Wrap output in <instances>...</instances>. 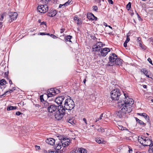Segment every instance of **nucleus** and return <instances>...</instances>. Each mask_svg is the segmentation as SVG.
<instances>
[{"label":"nucleus","instance_id":"nucleus-1","mask_svg":"<svg viewBox=\"0 0 153 153\" xmlns=\"http://www.w3.org/2000/svg\"><path fill=\"white\" fill-rule=\"evenodd\" d=\"M124 95L125 96L124 100L123 101L120 100L118 102V106L120 108H122V111L126 114L128 113L132 110V105L133 104L134 101L132 99L128 97L127 94L124 93Z\"/></svg>","mask_w":153,"mask_h":153},{"label":"nucleus","instance_id":"nucleus-2","mask_svg":"<svg viewBox=\"0 0 153 153\" xmlns=\"http://www.w3.org/2000/svg\"><path fill=\"white\" fill-rule=\"evenodd\" d=\"M138 141L144 146H149V147L153 142L149 137L142 135L138 137Z\"/></svg>","mask_w":153,"mask_h":153},{"label":"nucleus","instance_id":"nucleus-3","mask_svg":"<svg viewBox=\"0 0 153 153\" xmlns=\"http://www.w3.org/2000/svg\"><path fill=\"white\" fill-rule=\"evenodd\" d=\"M64 107L66 110H71L73 109L75 106L73 100L71 98H68L65 100L64 104Z\"/></svg>","mask_w":153,"mask_h":153},{"label":"nucleus","instance_id":"nucleus-4","mask_svg":"<svg viewBox=\"0 0 153 153\" xmlns=\"http://www.w3.org/2000/svg\"><path fill=\"white\" fill-rule=\"evenodd\" d=\"M120 90L118 89H114L111 92V97L112 100H118L120 96L121 93Z\"/></svg>","mask_w":153,"mask_h":153},{"label":"nucleus","instance_id":"nucleus-5","mask_svg":"<svg viewBox=\"0 0 153 153\" xmlns=\"http://www.w3.org/2000/svg\"><path fill=\"white\" fill-rule=\"evenodd\" d=\"M117 58V56L114 53L111 54L109 57V61L107 64L108 66H112Z\"/></svg>","mask_w":153,"mask_h":153},{"label":"nucleus","instance_id":"nucleus-6","mask_svg":"<svg viewBox=\"0 0 153 153\" xmlns=\"http://www.w3.org/2000/svg\"><path fill=\"white\" fill-rule=\"evenodd\" d=\"M37 9L39 12L44 13L48 11V7L46 4L40 5L38 6Z\"/></svg>","mask_w":153,"mask_h":153},{"label":"nucleus","instance_id":"nucleus-7","mask_svg":"<svg viewBox=\"0 0 153 153\" xmlns=\"http://www.w3.org/2000/svg\"><path fill=\"white\" fill-rule=\"evenodd\" d=\"M104 45L101 42H97L95 45L93 47V49L95 52H98L101 50L102 48L103 47Z\"/></svg>","mask_w":153,"mask_h":153},{"label":"nucleus","instance_id":"nucleus-8","mask_svg":"<svg viewBox=\"0 0 153 153\" xmlns=\"http://www.w3.org/2000/svg\"><path fill=\"white\" fill-rule=\"evenodd\" d=\"M18 14L16 12H11L9 14V18L10 19V20H9L10 22H12L13 20L16 19Z\"/></svg>","mask_w":153,"mask_h":153},{"label":"nucleus","instance_id":"nucleus-9","mask_svg":"<svg viewBox=\"0 0 153 153\" xmlns=\"http://www.w3.org/2000/svg\"><path fill=\"white\" fill-rule=\"evenodd\" d=\"M57 109L58 110V111L59 113H60L61 114H62L63 115H65V114L66 113H67L68 114L66 111L68 110H66L65 108L64 107V105L63 106L62 105H59L57 106Z\"/></svg>","mask_w":153,"mask_h":153},{"label":"nucleus","instance_id":"nucleus-10","mask_svg":"<svg viewBox=\"0 0 153 153\" xmlns=\"http://www.w3.org/2000/svg\"><path fill=\"white\" fill-rule=\"evenodd\" d=\"M110 51L109 48H105L101 49L100 53L98 54L99 55L102 56H105L108 54V52Z\"/></svg>","mask_w":153,"mask_h":153},{"label":"nucleus","instance_id":"nucleus-11","mask_svg":"<svg viewBox=\"0 0 153 153\" xmlns=\"http://www.w3.org/2000/svg\"><path fill=\"white\" fill-rule=\"evenodd\" d=\"M126 114L123 111H122V109H121L120 110L116 112L117 117L120 118H123L125 117Z\"/></svg>","mask_w":153,"mask_h":153},{"label":"nucleus","instance_id":"nucleus-12","mask_svg":"<svg viewBox=\"0 0 153 153\" xmlns=\"http://www.w3.org/2000/svg\"><path fill=\"white\" fill-rule=\"evenodd\" d=\"M64 98L63 96H59L55 99V101L58 105L62 104Z\"/></svg>","mask_w":153,"mask_h":153},{"label":"nucleus","instance_id":"nucleus-13","mask_svg":"<svg viewBox=\"0 0 153 153\" xmlns=\"http://www.w3.org/2000/svg\"><path fill=\"white\" fill-rule=\"evenodd\" d=\"M57 106L54 104H51L49 107H48V111L49 112L53 113L57 109Z\"/></svg>","mask_w":153,"mask_h":153},{"label":"nucleus","instance_id":"nucleus-14","mask_svg":"<svg viewBox=\"0 0 153 153\" xmlns=\"http://www.w3.org/2000/svg\"><path fill=\"white\" fill-rule=\"evenodd\" d=\"M137 114L143 117L147 120V122L150 124V120L149 119V117L147 114L145 113H137Z\"/></svg>","mask_w":153,"mask_h":153},{"label":"nucleus","instance_id":"nucleus-15","mask_svg":"<svg viewBox=\"0 0 153 153\" xmlns=\"http://www.w3.org/2000/svg\"><path fill=\"white\" fill-rule=\"evenodd\" d=\"M54 116L56 119L58 120H59L62 119L64 116V115H62V114H61L57 112L55 114Z\"/></svg>","mask_w":153,"mask_h":153},{"label":"nucleus","instance_id":"nucleus-16","mask_svg":"<svg viewBox=\"0 0 153 153\" xmlns=\"http://www.w3.org/2000/svg\"><path fill=\"white\" fill-rule=\"evenodd\" d=\"M87 17L89 19L92 20H96L97 19V17H95L92 13H88Z\"/></svg>","mask_w":153,"mask_h":153},{"label":"nucleus","instance_id":"nucleus-17","mask_svg":"<svg viewBox=\"0 0 153 153\" xmlns=\"http://www.w3.org/2000/svg\"><path fill=\"white\" fill-rule=\"evenodd\" d=\"M55 141V140L52 138H48L46 140V143L51 145H54Z\"/></svg>","mask_w":153,"mask_h":153},{"label":"nucleus","instance_id":"nucleus-18","mask_svg":"<svg viewBox=\"0 0 153 153\" xmlns=\"http://www.w3.org/2000/svg\"><path fill=\"white\" fill-rule=\"evenodd\" d=\"M57 14L56 10H51L48 13V16H49L53 17L55 16Z\"/></svg>","mask_w":153,"mask_h":153},{"label":"nucleus","instance_id":"nucleus-19","mask_svg":"<svg viewBox=\"0 0 153 153\" xmlns=\"http://www.w3.org/2000/svg\"><path fill=\"white\" fill-rule=\"evenodd\" d=\"M55 149L57 150H59L61 149V148L63 147L62 143H61L60 141L58 143H56L55 145Z\"/></svg>","mask_w":153,"mask_h":153},{"label":"nucleus","instance_id":"nucleus-20","mask_svg":"<svg viewBox=\"0 0 153 153\" xmlns=\"http://www.w3.org/2000/svg\"><path fill=\"white\" fill-rule=\"evenodd\" d=\"M122 62L123 60L121 59L117 58L114 62L115 63H114V65L116 64L117 65H121L122 63Z\"/></svg>","mask_w":153,"mask_h":153},{"label":"nucleus","instance_id":"nucleus-21","mask_svg":"<svg viewBox=\"0 0 153 153\" xmlns=\"http://www.w3.org/2000/svg\"><path fill=\"white\" fill-rule=\"evenodd\" d=\"M76 152L77 153H86L87 151L84 148H79L77 150Z\"/></svg>","mask_w":153,"mask_h":153},{"label":"nucleus","instance_id":"nucleus-22","mask_svg":"<svg viewBox=\"0 0 153 153\" xmlns=\"http://www.w3.org/2000/svg\"><path fill=\"white\" fill-rule=\"evenodd\" d=\"M70 140L69 139L64 137H63L62 139H61V141H60L61 143H62V145L63 144V143L65 142L70 143Z\"/></svg>","mask_w":153,"mask_h":153},{"label":"nucleus","instance_id":"nucleus-23","mask_svg":"<svg viewBox=\"0 0 153 153\" xmlns=\"http://www.w3.org/2000/svg\"><path fill=\"white\" fill-rule=\"evenodd\" d=\"M141 71V72L143 73L147 77H149V75L147 74L148 72L147 70H146V69L143 68L142 69Z\"/></svg>","mask_w":153,"mask_h":153},{"label":"nucleus","instance_id":"nucleus-24","mask_svg":"<svg viewBox=\"0 0 153 153\" xmlns=\"http://www.w3.org/2000/svg\"><path fill=\"white\" fill-rule=\"evenodd\" d=\"M43 104L44 108H48V107H49V106H50V105H51L49 103L46 101H44Z\"/></svg>","mask_w":153,"mask_h":153},{"label":"nucleus","instance_id":"nucleus-25","mask_svg":"<svg viewBox=\"0 0 153 153\" xmlns=\"http://www.w3.org/2000/svg\"><path fill=\"white\" fill-rule=\"evenodd\" d=\"M17 107L16 106H8L7 108V111H10L11 110H15L16 109Z\"/></svg>","mask_w":153,"mask_h":153},{"label":"nucleus","instance_id":"nucleus-26","mask_svg":"<svg viewBox=\"0 0 153 153\" xmlns=\"http://www.w3.org/2000/svg\"><path fill=\"white\" fill-rule=\"evenodd\" d=\"M51 91L50 90H49L47 91V95L48 98H49V97H51L54 96L53 94L51 93Z\"/></svg>","mask_w":153,"mask_h":153},{"label":"nucleus","instance_id":"nucleus-27","mask_svg":"<svg viewBox=\"0 0 153 153\" xmlns=\"http://www.w3.org/2000/svg\"><path fill=\"white\" fill-rule=\"evenodd\" d=\"M136 121L140 125H144V123L142 120H140L137 117H135Z\"/></svg>","mask_w":153,"mask_h":153},{"label":"nucleus","instance_id":"nucleus-28","mask_svg":"<svg viewBox=\"0 0 153 153\" xmlns=\"http://www.w3.org/2000/svg\"><path fill=\"white\" fill-rule=\"evenodd\" d=\"M149 151L151 153H153V142H152V143L150 146Z\"/></svg>","mask_w":153,"mask_h":153},{"label":"nucleus","instance_id":"nucleus-29","mask_svg":"<svg viewBox=\"0 0 153 153\" xmlns=\"http://www.w3.org/2000/svg\"><path fill=\"white\" fill-rule=\"evenodd\" d=\"M6 81L4 79H2L0 81V85H2L6 84Z\"/></svg>","mask_w":153,"mask_h":153},{"label":"nucleus","instance_id":"nucleus-30","mask_svg":"<svg viewBox=\"0 0 153 153\" xmlns=\"http://www.w3.org/2000/svg\"><path fill=\"white\" fill-rule=\"evenodd\" d=\"M13 90H10L9 91H6L3 94L1 95L0 96V97L1 98L2 96H4V95L8 93H11L13 91Z\"/></svg>","mask_w":153,"mask_h":153},{"label":"nucleus","instance_id":"nucleus-31","mask_svg":"<svg viewBox=\"0 0 153 153\" xmlns=\"http://www.w3.org/2000/svg\"><path fill=\"white\" fill-rule=\"evenodd\" d=\"M103 114H101L100 117L96 119V120L95 121V122H97L98 121H100V120H101L102 119V118L103 117Z\"/></svg>","mask_w":153,"mask_h":153},{"label":"nucleus","instance_id":"nucleus-32","mask_svg":"<svg viewBox=\"0 0 153 153\" xmlns=\"http://www.w3.org/2000/svg\"><path fill=\"white\" fill-rule=\"evenodd\" d=\"M6 13H4L2 14L1 16V18L0 19V20L1 21H2L3 19L4 16L6 15Z\"/></svg>","mask_w":153,"mask_h":153},{"label":"nucleus","instance_id":"nucleus-33","mask_svg":"<svg viewBox=\"0 0 153 153\" xmlns=\"http://www.w3.org/2000/svg\"><path fill=\"white\" fill-rule=\"evenodd\" d=\"M139 46L141 47L143 49L145 50L146 49L145 46L144 45H143L141 43H139Z\"/></svg>","mask_w":153,"mask_h":153},{"label":"nucleus","instance_id":"nucleus-34","mask_svg":"<svg viewBox=\"0 0 153 153\" xmlns=\"http://www.w3.org/2000/svg\"><path fill=\"white\" fill-rule=\"evenodd\" d=\"M68 122L72 125H74L75 124V123L72 119H70L68 120Z\"/></svg>","mask_w":153,"mask_h":153},{"label":"nucleus","instance_id":"nucleus-35","mask_svg":"<svg viewBox=\"0 0 153 153\" xmlns=\"http://www.w3.org/2000/svg\"><path fill=\"white\" fill-rule=\"evenodd\" d=\"M131 4L130 2H129L126 5V8L128 10H129L131 7Z\"/></svg>","mask_w":153,"mask_h":153},{"label":"nucleus","instance_id":"nucleus-36","mask_svg":"<svg viewBox=\"0 0 153 153\" xmlns=\"http://www.w3.org/2000/svg\"><path fill=\"white\" fill-rule=\"evenodd\" d=\"M50 90L51 91V93L53 94L54 96L56 95L55 93V88H51Z\"/></svg>","mask_w":153,"mask_h":153},{"label":"nucleus","instance_id":"nucleus-37","mask_svg":"<svg viewBox=\"0 0 153 153\" xmlns=\"http://www.w3.org/2000/svg\"><path fill=\"white\" fill-rule=\"evenodd\" d=\"M98 131L99 132H103L105 131L104 129L102 127H100L98 128Z\"/></svg>","mask_w":153,"mask_h":153},{"label":"nucleus","instance_id":"nucleus-38","mask_svg":"<svg viewBox=\"0 0 153 153\" xmlns=\"http://www.w3.org/2000/svg\"><path fill=\"white\" fill-rule=\"evenodd\" d=\"M72 36H70V35L68 36L67 37L66 40H67V41H68L71 42V41L70 40H71V39L72 38Z\"/></svg>","mask_w":153,"mask_h":153},{"label":"nucleus","instance_id":"nucleus-39","mask_svg":"<svg viewBox=\"0 0 153 153\" xmlns=\"http://www.w3.org/2000/svg\"><path fill=\"white\" fill-rule=\"evenodd\" d=\"M70 143H67L65 142L64 143H63V147H65L68 146V145L70 144Z\"/></svg>","mask_w":153,"mask_h":153},{"label":"nucleus","instance_id":"nucleus-40","mask_svg":"<svg viewBox=\"0 0 153 153\" xmlns=\"http://www.w3.org/2000/svg\"><path fill=\"white\" fill-rule=\"evenodd\" d=\"M71 1H70L69 0L68 1L66 2L64 4V7L67 6L70 3H71Z\"/></svg>","mask_w":153,"mask_h":153},{"label":"nucleus","instance_id":"nucleus-41","mask_svg":"<svg viewBox=\"0 0 153 153\" xmlns=\"http://www.w3.org/2000/svg\"><path fill=\"white\" fill-rule=\"evenodd\" d=\"M55 88V93L56 94H58L60 92V91L59 89H58L56 88Z\"/></svg>","mask_w":153,"mask_h":153},{"label":"nucleus","instance_id":"nucleus-42","mask_svg":"<svg viewBox=\"0 0 153 153\" xmlns=\"http://www.w3.org/2000/svg\"><path fill=\"white\" fill-rule=\"evenodd\" d=\"M96 141L97 143H100L102 142L100 138H96Z\"/></svg>","mask_w":153,"mask_h":153},{"label":"nucleus","instance_id":"nucleus-43","mask_svg":"<svg viewBox=\"0 0 153 153\" xmlns=\"http://www.w3.org/2000/svg\"><path fill=\"white\" fill-rule=\"evenodd\" d=\"M39 35H50L49 33H38Z\"/></svg>","mask_w":153,"mask_h":153},{"label":"nucleus","instance_id":"nucleus-44","mask_svg":"<svg viewBox=\"0 0 153 153\" xmlns=\"http://www.w3.org/2000/svg\"><path fill=\"white\" fill-rule=\"evenodd\" d=\"M118 128L120 130H125V128L123 127L122 126H119Z\"/></svg>","mask_w":153,"mask_h":153},{"label":"nucleus","instance_id":"nucleus-45","mask_svg":"<svg viewBox=\"0 0 153 153\" xmlns=\"http://www.w3.org/2000/svg\"><path fill=\"white\" fill-rule=\"evenodd\" d=\"M40 2L42 3H45V4L48 3L46 0H41L40 1Z\"/></svg>","mask_w":153,"mask_h":153},{"label":"nucleus","instance_id":"nucleus-46","mask_svg":"<svg viewBox=\"0 0 153 153\" xmlns=\"http://www.w3.org/2000/svg\"><path fill=\"white\" fill-rule=\"evenodd\" d=\"M77 25H79L82 24V21L80 19H78L77 21Z\"/></svg>","mask_w":153,"mask_h":153},{"label":"nucleus","instance_id":"nucleus-47","mask_svg":"<svg viewBox=\"0 0 153 153\" xmlns=\"http://www.w3.org/2000/svg\"><path fill=\"white\" fill-rule=\"evenodd\" d=\"M93 9L95 11H97L98 8L96 6H93Z\"/></svg>","mask_w":153,"mask_h":153},{"label":"nucleus","instance_id":"nucleus-48","mask_svg":"<svg viewBox=\"0 0 153 153\" xmlns=\"http://www.w3.org/2000/svg\"><path fill=\"white\" fill-rule=\"evenodd\" d=\"M129 40H130V38H129V37H128V35H127V36L126 39V41H125V42L128 43L129 41Z\"/></svg>","mask_w":153,"mask_h":153},{"label":"nucleus","instance_id":"nucleus-49","mask_svg":"<svg viewBox=\"0 0 153 153\" xmlns=\"http://www.w3.org/2000/svg\"><path fill=\"white\" fill-rule=\"evenodd\" d=\"M40 100L42 102L43 101L44 102V101H45L43 98V95H42L40 96Z\"/></svg>","mask_w":153,"mask_h":153},{"label":"nucleus","instance_id":"nucleus-50","mask_svg":"<svg viewBox=\"0 0 153 153\" xmlns=\"http://www.w3.org/2000/svg\"><path fill=\"white\" fill-rule=\"evenodd\" d=\"M147 60H148V61H149V62L150 64H152V61L151 59L150 58H149Z\"/></svg>","mask_w":153,"mask_h":153},{"label":"nucleus","instance_id":"nucleus-51","mask_svg":"<svg viewBox=\"0 0 153 153\" xmlns=\"http://www.w3.org/2000/svg\"><path fill=\"white\" fill-rule=\"evenodd\" d=\"M22 114V113L20 112L19 111L16 112V115L17 116H19L20 114Z\"/></svg>","mask_w":153,"mask_h":153},{"label":"nucleus","instance_id":"nucleus-52","mask_svg":"<svg viewBox=\"0 0 153 153\" xmlns=\"http://www.w3.org/2000/svg\"><path fill=\"white\" fill-rule=\"evenodd\" d=\"M141 38L140 37H138L137 38V41H138V42L139 43H141Z\"/></svg>","mask_w":153,"mask_h":153},{"label":"nucleus","instance_id":"nucleus-53","mask_svg":"<svg viewBox=\"0 0 153 153\" xmlns=\"http://www.w3.org/2000/svg\"><path fill=\"white\" fill-rule=\"evenodd\" d=\"M8 72H5L4 74V75L5 77H7L8 76Z\"/></svg>","mask_w":153,"mask_h":153},{"label":"nucleus","instance_id":"nucleus-54","mask_svg":"<svg viewBox=\"0 0 153 153\" xmlns=\"http://www.w3.org/2000/svg\"><path fill=\"white\" fill-rule=\"evenodd\" d=\"M65 30L64 28H62L60 30H61L60 33H62L64 32V31H65Z\"/></svg>","mask_w":153,"mask_h":153},{"label":"nucleus","instance_id":"nucleus-55","mask_svg":"<svg viewBox=\"0 0 153 153\" xmlns=\"http://www.w3.org/2000/svg\"><path fill=\"white\" fill-rule=\"evenodd\" d=\"M109 3L111 4H112L113 3V1L112 0H108Z\"/></svg>","mask_w":153,"mask_h":153},{"label":"nucleus","instance_id":"nucleus-56","mask_svg":"<svg viewBox=\"0 0 153 153\" xmlns=\"http://www.w3.org/2000/svg\"><path fill=\"white\" fill-rule=\"evenodd\" d=\"M83 120L85 123L86 124V125L87 124V122L85 118H83Z\"/></svg>","mask_w":153,"mask_h":153},{"label":"nucleus","instance_id":"nucleus-57","mask_svg":"<svg viewBox=\"0 0 153 153\" xmlns=\"http://www.w3.org/2000/svg\"><path fill=\"white\" fill-rule=\"evenodd\" d=\"M130 14H131V16H132L134 15V13L133 12L132 10H130Z\"/></svg>","mask_w":153,"mask_h":153},{"label":"nucleus","instance_id":"nucleus-58","mask_svg":"<svg viewBox=\"0 0 153 153\" xmlns=\"http://www.w3.org/2000/svg\"><path fill=\"white\" fill-rule=\"evenodd\" d=\"M64 151H63V149H62L59 151L58 152V153H63L64 152Z\"/></svg>","mask_w":153,"mask_h":153},{"label":"nucleus","instance_id":"nucleus-59","mask_svg":"<svg viewBox=\"0 0 153 153\" xmlns=\"http://www.w3.org/2000/svg\"><path fill=\"white\" fill-rule=\"evenodd\" d=\"M78 19V17L75 16L74 18V21H77Z\"/></svg>","mask_w":153,"mask_h":153},{"label":"nucleus","instance_id":"nucleus-60","mask_svg":"<svg viewBox=\"0 0 153 153\" xmlns=\"http://www.w3.org/2000/svg\"><path fill=\"white\" fill-rule=\"evenodd\" d=\"M45 25L46 26V22H42L41 23V25Z\"/></svg>","mask_w":153,"mask_h":153},{"label":"nucleus","instance_id":"nucleus-61","mask_svg":"<svg viewBox=\"0 0 153 153\" xmlns=\"http://www.w3.org/2000/svg\"><path fill=\"white\" fill-rule=\"evenodd\" d=\"M35 107H37L38 108H39L40 107H41V106L39 104H35Z\"/></svg>","mask_w":153,"mask_h":153},{"label":"nucleus","instance_id":"nucleus-62","mask_svg":"<svg viewBox=\"0 0 153 153\" xmlns=\"http://www.w3.org/2000/svg\"><path fill=\"white\" fill-rule=\"evenodd\" d=\"M36 148L37 150H39L40 149V147L39 146H36Z\"/></svg>","mask_w":153,"mask_h":153},{"label":"nucleus","instance_id":"nucleus-63","mask_svg":"<svg viewBox=\"0 0 153 153\" xmlns=\"http://www.w3.org/2000/svg\"><path fill=\"white\" fill-rule=\"evenodd\" d=\"M127 43H126V42H125L124 43V44H123V45H124V46L125 47H127Z\"/></svg>","mask_w":153,"mask_h":153},{"label":"nucleus","instance_id":"nucleus-64","mask_svg":"<svg viewBox=\"0 0 153 153\" xmlns=\"http://www.w3.org/2000/svg\"><path fill=\"white\" fill-rule=\"evenodd\" d=\"M49 153H56L55 152L51 151H49Z\"/></svg>","mask_w":153,"mask_h":153}]
</instances>
